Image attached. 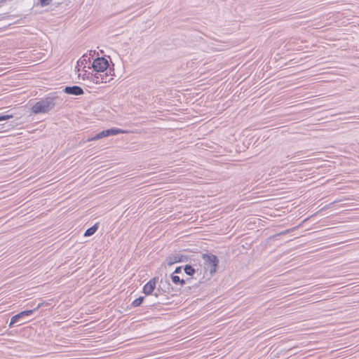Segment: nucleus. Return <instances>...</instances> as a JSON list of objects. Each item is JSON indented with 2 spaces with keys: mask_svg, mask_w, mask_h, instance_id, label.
<instances>
[{
  "mask_svg": "<svg viewBox=\"0 0 359 359\" xmlns=\"http://www.w3.org/2000/svg\"><path fill=\"white\" fill-rule=\"evenodd\" d=\"M297 227H293L292 229H286L285 231H283L278 233H276L271 236L269 237V239H275L277 237L280 236H282V235H285L292 231H294L295 229H297Z\"/></svg>",
  "mask_w": 359,
  "mask_h": 359,
  "instance_id": "nucleus-15",
  "label": "nucleus"
},
{
  "mask_svg": "<svg viewBox=\"0 0 359 359\" xmlns=\"http://www.w3.org/2000/svg\"><path fill=\"white\" fill-rule=\"evenodd\" d=\"M104 133V136L105 137H109V136H111V129H107V130H103Z\"/></svg>",
  "mask_w": 359,
  "mask_h": 359,
  "instance_id": "nucleus-24",
  "label": "nucleus"
},
{
  "mask_svg": "<svg viewBox=\"0 0 359 359\" xmlns=\"http://www.w3.org/2000/svg\"><path fill=\"white\" fill-rule=\"evenodd\" d=\"M189 261V257L181 254L171 255L165 258V262L168 266L175 263L185 262Z\"/></svg>",
  "mask_w": 359,
  "mask_h": 359,
  "instance_id": "nucleus-8",
  "label": "nucleus"
},
{
  "mask_svg": "<svg viewBox=\"0 0 359 359\" xmlns=\"http://www.w3.org/2000/svg\"><path fill=\"white\" fill-rule=\"evenodd\" d=\"M8 111L4 114H0V122L13 118V114H8Z\"/></svg>",
  "mask_w": 359,
  "mask_h": 359,
  "instance_id": "nucleus-17",
  "label": "nucleus"
},
{
  "mask_svg": "<svg viewBox=\"0 0 359 359\" xmlns=\"http://www.w3.org/2000/svg\"><path fill=\"white\" fill-rule=\"evenodd\" d=\"M342 201H343L342 199L336 200V201H333V202L330 203V204H328L327 205H326V206H325V208H323V209H325V208H327V207H330V206H332V205H334V204H335V203H338V202Z\"/></svg>",
  "mask_w": 359,
  "mask_h": 359,
  "instance_id": "nucleus-23",
  "label": "nucleus"
},
{
  "mask_svg": "<svg viewBox=\"0 0 359 359\" xmlns=\"http://www.w3.org/2000/svg\"><path fill=\"white\" fill-rule=\"evenodd\" d=\"M202 258L204 261V270L205 272L209 271L210 275L212 276L217 271L219 265V259L217 257L211 253H204L202 255Z\"/></svg>",
  "mask_w": 359,
  "mask_h": 359,
  "instance_id": "nucleus-3",
  "label": "nucleus"
},
{
  "mask_svg": "<svg viewBox=\"0 0 359 359\" xmlns=\"http://www.w3.org/2000/svg\"><path fill=\"white\" fill-rule=\"evenodd\" d=\"M90 62V57H88L86 54H84L78 61V65H86V64Z\"/></svg>",
  "mask_w": 359,
  "mask_h": 359,
  "instance_id": "nucleus-14",
  "label": "nucleus"
},
{
  "mask_svg": "<svg viewBox=\"0 0 359 359\" xmlns=\"http://www.w3.org/2000/svg\"><path fill=\"white\" fill-rule=\"evenodd\" d=\"M158 280V278H156V277H154L153 278L150 279L143 286L142 292L147 296L154 295V293L155 292V290L156 288V284H157Z\"/></svg>",
  "mask_w": 359,
  "mask_h": 359,
  "instance_id": "nucleus-7",
  "label": "nucleus"
},
{
  "mask_svg": "<svg viewBox=\"0 0 359 359\" xmlns=\"http://www.w3.org/2000/svg\"><path fill=\"white\" fill-rule=\"evenodd\" d=\"M104 133V136L105 137H109V136H111V129H107V130H103Z\"/></svg>",
  "mask_w": 359,
  "mask_h": 359,
  "instance_id": "nucleus-25",
  "label": "nucleus"
},
{
  "mask_svg": "<svg viewBox=\"0 0 359 359\" xmlns=\"http://www.w3.org/2000/svg\"><path fill=\"white\" fill-rule=\"evenodd\" d=\"M183 270L187 275L190 276H192L196 271L194 267L191 264H186L184 266Z\"/></svg>",
  "mask_w": 359,
  "mask_h": 359,
  "instance_id": "nucleus-12",
  "label": "nucleus"
},
{
  "mask_svg": "<svg viewBox=\"0 0 359 359\" xmlns=\"http://www.w3.org/2000/svg\"><path fill=\"white\" fill-rule=\"evenodd\" d=\"M44 302H40L35 307H34L32 310H33V313L37 310L39 309L40 307H41L42 306L44 305Z\"/></svg>",
  "mask_w": 359,
  "mask_h": 359,
  "instance_id": "nucleus-22",
  "label": "nucleus"
},
{
  "mask_svg": "<svg viewBox=\"0 0 359 359\" xmlns=\"http://www.w3.org/2000/svg\"><path fill=\"white\" fill-rule=\"evenodd\" d=\"M63 92L72 95H82L84 94L83 88L79 86H67L64 88Z\"/></svg>",
  "mask_w": 359,
  "mask_h": 359,
  "instance_id": "nucleus-9",
  "label": "nucleus"
},
{
  "mask_svg": "<svg viewBox=\"0 0 359 359\" xmlns=\"http://www.w3.org/2000/svg\"><path fill=\"white\" fill-rule=\"evenodd\" d=\"M31 306H34V303L32 302Z\"/></svg>",
  "mask_w": 359,
  "mask_h": 359,
  "instance_id": "nucleus-26",
  "label": "nucleus"
},
{
  "mask_svg": "<svg viewBox=\"0 0 359 359\" xmlns=\"http://www.w3.org/2000/svg\"><path fill=\"white\" fill-rule=\"evenodd\" d=\"M103 137H105V136H104V133L102 130V131L98 133L97 134H96L95 135H94V136H93L91 137L88 138L86 142L97 140L102 139Z\"/></svg>",
  "mask_w": 359,
  "mask_h": 359,
  "instance_id": "nucleus-16",
  "label": "nucleus"
},
{
  "mask_svg": "<svg viewBox=\"0 0 359 359\" xmlns=\"http://www.w3.org/2000/svg\"><path fill=\"white\" fill-rule=\"evenodd\" d=\"M82 79L83 80H89L90 81L93 82L95 84H100L102 83H107L109 82L112 78H109L108 73L106 72L104 74H93L91 72H89L86 70L84 71V73L82 75Z\"/></svg>",
  "mask_w": 359,
  "mask_h": 359,
  "instance_id": "nucleus-4",
  "label": "nucleus"
},
{
  "mask_svg": "<svg viewBox=\"0 0 359 359\" xmlns=\"http://www.w3.org/2000/svg\"><path fill=\"white\" fill-rule=\"evenodd\" d=\"M145 297H139L138 298L133 300L130 306V309L132 307L135 308L140 306L144 302Z\"/></svg>",
  "mask_w": 359,
  "mask_h": 359,
  "instance_id": "nucleus-13",
  "label": "nucleus"
},
{
  "mask_svg": "<svg viewBox=\"0 0 359 359\" xmlns=\"http://www.w3.org/2000/svg\"><path fill=\"white\" fill-rule=\"evenodd\" d=\"M111 135H116L118 134H123L125 131L122 129L117 128H111Z\"/></svg>",
  "mask_w": 359,
  "mask_h": 359,
  "instance_id": "nucleus-19",
  "label": "nucleus"
},
{
  "mask_svg": "<svg viewBox=\"0 0 359 359\" xmlns=\"http://www.w3.org/2000/svg\"><path fill=\"white\" fill-rule=\"evenodd\" d=\"M32 314H33V310L28 309V310L22 311L17 313L16 315H14L11 318V321L8 325V327H12L14 325V324L22 321V320H24L25 318V317L30 316Z\"/></svg>",
  "mask_w": 359,
  "mask_h": 359,
  "instance_id": "nucleus-6",
  "label": "nucleus"
},
{
  "mask_svg": "<svg viewBox=\"0 0 359 359\" xmlns=\"http://www.w3.org/2000/svg\"><path fill=\"white\" fill-rule=\"evenodd\" d=\"M158 301L157 302V304H168V300L169 298L168 297V294H165V295L160 296L158 298Z\"/></svg>",
  "mask_w": 359,
  "mask_h": 359,
  "instance_id": "nucleus-18",
  "label": "nucleus"
},
{
  "mask_svg": "<svg viewBox=\"0 0 359 359\" xmlns=\"http://www.w3.org/2000/svg\"><path fill=\"white\" fill-rule=\"evenodd\" d=\"M99 227V223L97 222L90 228L87 229L86 231L84 232L83 236L85 237H88L93 236L98 229Z\"/></svg>",
  "mask_w": 359,
  "mask_h": 359,
  "instance_id": "nucleus-11",
  "label": "nucleus"
},
{
  "mask_svg": "<svg viewBox=\"0 0 359 359\" xmlns=\"http://www.w3.org/2000/svg\"><path fill=\"white\" fill-rule=\"evenodd\" d=\"M170 278H171L172 282L175 285H179L183 286L186 283V280L184 279L180 278V277L179 276L174 275L173 273H172L170 275ZM191 278H187V281L189 280Z\"/></svg>",
  "mask_w": 359,
  "mask_h": 359,
  "instance_id": "nucleus-10",
  "label": "nucleus"
},
{
  "mask_svg": "<svg viewBox=\"0 0 359 359\" xmlns=\"http://www.w3.org/2000/svg\"><path fill=\"white\" fill-rule=\"evenodd\" d=\"M156 290L154 293V296L158 298L160 296L165 295V294H170L171 289H172L171 284L168 280L161 278L158 282V285L156 288Z\"/></svg>",
  "mask_w": 359,
  "mask_h": 359,
  "instance_id": "nucleus-5",
  "label": "nucleus"
},
{
  "mask_svg": "<svg viewBox=\"0 0 359 359\" xmlns=\"http://www.w3.org/2000/svg\"><path fill=\"white\" fill-rule=\"evenodd\" d=\"M52 0H39V4L41 6H46L50 4Z\"/></svg>",
  "mask_w": 359,
  "mask_h": 359,
  "instance_id": "nucleus-20",
  "label": "nucleus"
},
{
  "mask_svg": "<svg viewBox=\"0 0 359 359\" xmlns=\"http://www.w3.org/2000/svg\"><path fill=\"white\" fill-rule=\"evenodd\" d=\"M184 266H177L175 268L174 272L172 273L174 275H177L178 273H180L182 272V270L183 269Z\"/></svg>",
  "mask_w": 359,
  "mask_h": 359,
  "instance_id": "nucleus-21",
  "label": "nucleus"
},
{
  "mask_svg": "<svg viewBox=\"0 0 359 359\" xmlns=\"http://www.w3.org/2000/svg\"><path fill=\"white\" fill-rule=\"evenodd\" d=\"M60 102L61 99L56 93H50L36 102L32 107L31 111L34 114H48L55 106L60 104Z\"/></svg>",
  "mask_w": 359,
  "mask_h": 359,
  "instance_id": "nucleus-1",
  "label": "nucleus"
},
{
  "mask_svg": "<svg viewBox=\"0 0 359 359\" xmlns=\"http://www.w3.org/2000/svg\"><path fill=\"white\" fill-rule=\"evenodd\" d=\"M114 66V64H112ZM88 69H93L97 73H102L109 70V77L114 75V67H111L108 60L105 57H97L93 60L90 65H88Z\"/></svg>",
  "mask_w": 359,
  "mask_h": 359,
  "instance_id": "nucleus-2",
  "label": "nucleus"
}]
</instances>
